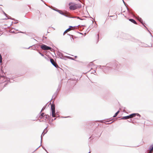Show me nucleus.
<instances>
[{"label":"nucleus","mask_w":153,"mask_h":153,"mask_svg":"<svg viewBox=\"0 0 153 153\" xmlns=\"http://www.w3.org/2000/svg\"><path fill=\"white\" fill-rule=\"evenodd\" d=\"M53 7V8H51V9L52 10H55L56 11V10H59L55 7Z\"/></svg>","instance_id":"2f4dec72"},{"label":"nucleus","mask_w":153,"mask_h":153,"mask_svg":"<svg viewBox=\"0 0 153 153\" xmlns=\"http://www.w3.org/2000/svg\"><path fill=\"white\" fill-rule=\"evenodd\" d=\"M34 40H35L36 41H37L36 39H33Z\"/></svg>","instance_id":"e2e57ef3"},{"label":"nucleus","mask_w":153,"mask_h":153,"mask_svg":"<svg viewBox=\"0 0 153 153\" xmlns=\"http://www.w3.org/2000/svg\"><path fill=\"white\" fill-rule=\"evenodd\" d=\"M43 39H46L47 38V37L45 36H43Z\"/></svg>","instance_id":"3c124183"},{"label":"nucleus","mask_w":153,"mask_h":153,"mask_svg":"<svg viewBox=\"0 0 153 153\" xmlns=\"http://www.w3.org/2000/svg\"><path fill=\"white\" fill-rule=\"evenodd\" d=\"M36 51H37L39 53L40 55H41L42 56H44V55L43 53H42L41 52H40L39 50H36Z\"/></svg>","instance_id":"7c9ffc66"},{"label":"nucleus","mask_w":153,"mask_h":153,"mask_svg":"<svg viewBox=\"0 0 153 153\" xmlns=\"http://www.w3.org/2000/svg\"><path fill=\"white\" fill-rule=\"evenodd\" d=\"M101 133H100V134H97V135L98 136H96V137H99L100 136V135H101Z\"/></svg>","instance_id":"37998d69"},{"label":"nucleus","mask_w":153,"mask_h":153,"mask_svg":"<svg viewBox=\"0 0 153 153\" xmlns=\"http://www.w3.org/2000/svg\"><path fill=\"white\" fill-rule=\"evenodd\" d=\"M66 57H67V58H68L69 59H72V60H75V59L74 58H73V57L69 56H66Z\"/></svg>","instance_id":"c756f323"},{"label":"nucleus","mask_w":153,"mask_h":153,"mask_svg":"<svg viewBox=\"0 0 153 153\" xmlns=\"http://www.w3.org/2000/svg\"><path fill=\"white\" fill-rule=\"evenodd\" d=\"M109 16L110 17H113V16Z\"/></svg>","instance_id":"13d9d810"},{"label":"nucleus","mask_w":153,"mask_h":153,"mask_svg":"<svg viewBox=\"0 0 153 153\" xmlns=\"http://www.w3.org/2000/svg\"><path fill=\"white\" fill-rule=\"evenodd\" d=\"M14 80H13V81H14ZM13 81H10V78H9V80H8V81L7 82L5 83L4 84V87H5L6 85H7V84H8V83L9 82H13Z\"/></svg>","instance_id":"5701e85b"},{"label":"nucleus","mask_w":153,"mask_h":153,"mask_svg":"<svg viewBox=\"0 0 153 153\" xmlns=\"http://www.w3.org/2000/svg\"><path fill=\"white\" fill-rule=\"evenodd\" d=\"M17 21H15V22H12V24H13H13H16L18 23L19 22V21L16 20Z\"/></svg>","instance_id":"473e14b6"},{"label":"nucleus","mask_w":153,"mask_h":153,"mask_svg":"<svg viewBox=\"0 0 153 153\" xmlns=\"http://www.w3.org/2000/svg\"><path fill=\"white\" fill-rule=\"evenodd\" d=\"M77 57V56H75V59H76V58Z\"/></svg>","instance_id":"bf43d9fd"},{"label":"nucleus","mask_w":153,"mask_h":153,"mask_svg":"<svg viewBox=\"0 0 153 153\" xmlns=\"http://www.w3.org/2000/svg\"><path fill=\"white\" fill-rule=\"evenodd\" d=\"M47 127H46L44 130L41 136V144L40 146H39L34 151L35 152L36 150L41 145V143H42V136H44V135L46 134L47 132H48V130L47 129Z\"/></svg>","instance_id":"f8f14e48"},{"label":"nucleus","mask_w":153,"mask_h":153,"mask_svg":"<svg viewBox=\"0 0 153 153\" xmlns=\"http://www.w3.org/2000/svg\"><path fill=\"white\" fill-rule=\"evenodd\" d=\"M60 90V89H59V88H57L56 91L53 96L51 100L53 99L54 100H55L57 96L59 94V91Z\"/></svg>","instance_id":"9b49d317"},{"label":"nucleus","mask_w":153,"mask_h":153,"mask_svg":"<svg viewBox=\"0 0 153 153\" xmlns=\"http://www.w3.org/2000/svg\"><path fill=\"white\" fill-rule=\"evenodd\" d=\"M8 17H7V18H5L4 19H5V20H7V19H11V20H14V21H17L16 19H15L13 18H12L11 17H10V16H8Z\"/></svg>","instance_id":"4be33fe9"},{"label":"nucleus","mask_w":153,"mask_h":153,"mask_svg":"<svg viewBox=\"0 0 153 153\" xmlns=\"http://www.w3.org/2000/svg\"><path fill=\"white\" fill-rule=\"evenodd\" d=\"M129 118H131V117L130 116V115H128V116L123 117L120 119H121V120H126L127 119H129Z\"/></svg>","instance_id":"a211bd4d"},{"label":"nucleus","mask_w":153,"mask_h":153,"mask_svg":"<svg viewBox=\"0 0 153 153\" xmlns=\"http://www.w3.org/2000/svg\"><path fill=\"white\" fill-rule=\"evenodd\" d=\"M105 67V66L98 65L97 66V68H100L101 69H103V68Z\"/></svg>","instance_id":"a878e982"},{"label":"nucleus","mask_w":153,"mask_h":153,"mask_svg":"<svg viewBox=\"0 0 153 153\" xmlns=\"http://www.w3.org/2000/svg\"><path fill=\"white\" fill-rule=\"evenodd\" d=\"M44 56V57L47 60H48V58H47V57H46V56Z\"/></svg>","instance_id":"de8ad7c7"},{"label":"nucleus","mask_w":153,"mask_h":153,"mask_svg":"<svg viewBox=\"0 0 153 153\" xmlns=\"http://www.w3.org/2000/svg\"><path fill=\"white\" fill-rule=\"evenodd\" d=\"M38 120H39V121L40 122H45V120H44V119L43 120H40V119H38Z\"/></svg>","instance_id":"79ce46f5"},{"label":"nucleus","mask_w":153,"mask_h":153,"mask_svg":"<svg viewBox=\"0 0 153 153\" xmlns=\"http://www.w3.org/2000/svg\"><path fill=\"white\" fill-rule=\"evenodd\" d=\"M56 12H58L59 13L61 14L62 15H63L64 16H65L67 17H68V18H77V19H78L80 20H84L85 19H84L81 18L79 17V16H71L70 15L65 14H64L62 12V11L61 10H56Z\"/></svg>","instance_id":"7ed1b4c3"},{"label":"nucleus","mask_w":153,"mask_h":153,"mask_svg":"<svg viewBox=\"0 0 153 153\" xmlns=\"http://www.w3.org/2000/svg\"><path fill=\"white\" fill-rule=\"evenodd\" d=\"M110 67L108 65L107 66H105V67H104V68L102 70L105 73H107L109 71L112 72Z\"/></svg>","instance_id":"1a4fd4ad"},{"label":"nucleus","mask_w":153,"mask_h":153,"mask_svg":"<svg viewBox=\"0 0 153 153\" xmlns=\"http://www.w3.org/2000/svg\"><path fill=\"white\" fill-rule=\"evenodd\" d=\"M19 33L25 34L26 35L29 36L30 37H34L35 36L34 34L32 33H27L26 32H22L21 31H20L19 32Z\"/></svg>","instance_id":"ddd939ff"},{"label":"nucleus","mask_w":153,"mask_h":153,"mask_svg":"<svg viewBox=\"0 0 153 153\" xmlns=\"http://www.w3.org/2000/svg\"><path fill=\"white\" fill-rule=\"evenodd\" d=\"M55 115L56 117H59V115L58 114V112H55Z\"/></svg>","instance_id":"72a5a7b5"},{"label":"nucleus","mask_w":153,"mask_h":153,"mask_svg":"<svg viewBox=\"0 0 153 153\" xmlns=\"http://www.w3.org/2000/svg\"><path fill=\"white\" fill-rule=\"evenodd\" d=\"M48 103H47L44 106H43V107L42 108V109L41 111L40 112H41V113H42V112L43 111L44 109H45L46 108V107L47 106V104Z\"/></svg>","instance_id":"c85d7f7f"},{"label":"nucleus","mask_w":153,"mask_h":153,"mask_svg":"<svg viewBox=\"0 0 153 153\" xmlns=\"http://www.w3.org/2000/svg\"><path fill=\"white\" fill-rule=\"evenodd\" d=\"M41 0L45 4V1H43V0Z\"/></svg>","instance_id":"4d7b16f0"},{"label":"nucleus","mask_w":153,"mask_h":153,"mask_svg":"<svg viewBox=\"0 0 153 153\" xmlns=\"http://www.w3.org/2000/svg\"><path fill=\"white\" fill-rule=\"evenodd\" d=\"M36 48H32V49H33V50H35L36 51V50H37V49H36Z\"/></svg>","instance_id":"5fc2aeb1"},{"label":"nucleus","mask_w":153,"mask_h":153,"mask_svg":"<svg viewBox=\"0 0 153 153\" xmlns=\"http://www.w3.org/2000/svg\"><path fill=\"white\" fill-rule=\"evenodd\" d=\"M129 20L131 22L135 24H137V22L136 21L133 19H129Z\"/></svg>","instance_id":"412c9836"},{"label":"nucleus","mask_w":153,"mask_h":153,"mask_svg":"<svg viewBox=\"0 0 153 153\" xmlns=\"http://www.w3.org/2000/svg\"><path fill=\"white\" fill-rule=\"evenodd\" d=\"M34 40H35L36 41H37L36 39H33Z\"/></svg>","instance_id":"0e129e2a"},{"label":"nucleus","mask_w":153,"mask_h":153,"mask_svg":"<svg viewBox=\"0 0 153 153\" xmlns=\"http://www.w3.org/2000/svg\"><path fill=\"white\" fill-rule=\"evenodd\" d=\"M57 55L58 56V58L65 59V60H66V56H64L63 54L59 51H58L57 52Z\"/></svg>","instance_id":"39448f33"},{"label":"nucleus","mask_w":153,"mask_h":153,"mask_svg":"<svg viewBox=\"0 0 153 153\" xmlns=\"http://www.w3.org/2000/svg\"><path fill=\"white\" fill-rule=\"evenodd\" d=\"M51 112H55V108L54 105L52 104L51 105Z\"/></svg>","instance_id":"2eb2a0df"},{"label":"nucleus","mask_w":153,"mask_h":153,"mask_svg":"<svg viewBox=\"0 0 153 153\" xmlns=\"http://www.w3.org/2000/svg\"><path fill=\"white\" fill-rule=\"evenodd\" d=\"M153 149V144L151 145L149 149V150L152 151Z\"/></svg>","instance_id":"cd10ccee"},{"label":"nucleus","mask_w":153,"mask_h":153,"mask_svg":"<svg viewBox=\"0 0 153 153\" xmlns=\"http://www.w3.org/2000/svg\"><path fill=\"white\" fill-rule=\"evenodd\" d=\"M93 63L92 62H91L90 63V65H93Z\"/></svg>","instance_id":"864d4df0"},{"label":"nucleus","mask_w":153,"mask_h":153,"mask_svg":"<svg viewBox=\"0 0 153 153\" xmlns=\"http://www.w3.org/2000/svg\"><path fill=\"white\" fill-rule=\"evenodd\" d=\"M73 27V26H69V28H68V29H67V30H69L71 28H72V27Z\"/></svg>","instance_id":"ea45409f"},{"label":"nucleus","mask_w":153,"mask_h":153,"mask_svg":"<svg viewBox=\"0 0 153 153\" xmlns=\"http://www.w3.org/2000/svg\"><path fill=\"white\" fill-rule=\"evenodd\" d=\"M62 117V118H67V117Z\"/></svg>","instance_id":"6e6d98bb"},{"label":"nucleus","mask_w":153,"mask_h":153,"mask_svg":"<svg viewBox=\"0 0 153 153\" xmlns=\"http://www.w3.org/2000/svg\"><path fill=\"white\" fill-rule=\"evenodd\" d=\"M68 30H66L64 32L63 35H64L65 34V33H66V32H67V31Z\"/></svg>","instance_id":"09e8293b"},{"label":"nucleus","mask_w":153,"mask_h":153,"mask_svg":"<svg viewBox=\"0 0 153 153\" xmlns=\"http://www.w3.org/2000/svg\"><path fill=\"white\" fill-rule=\"evenodd\" d=\"M46 152L47 153H49L47 151V150H46H46H45Z\"/></svg>","instance_id":"052dcab7"},{"label":"nucleus","mask_w":153,"mask_h":153,"mask_svg":"<svg viewBox=\"0 0 153 153\" xmlns=\"http://www.w3.org/2000/svg\"><path fill=\"white\" fill-rule=\"evenodd\" d=\"M128 39L131 41L135 42L137 43L138 44L139 43V42H140V40L139 39H137L134 37L131 36H129V38Z\"/></svg>","instance_id":"6e6552de"},{"label":"nucleus","mask_w":153,"mask_h":153,"mask_svg":"<svg viewBox=\"0 0 153 153\" xmlns=\"http://www.w3.org/2000/svg\"><path fill=\"white\" fill-rule=\"evenodd\" d=\"M130 116L131 117V118L134 117H135L136 116H137L138 117H140L141 116V115L138 113H132L130 114Z\"/></svg>","instance_id":"4468645a"},{"label":"nucleus","mask_w":153,"mask_h":153,"mask_svg":"<svg viewBox=\"0 0 153 153\" xmlns=\"http://www.w3.org/2000/svg\"><path fill=\"white\" fill-rule=\"evenodd\" d=\"M2 62V58L0 54V63H1Z\"/></svg>","instance_id":"f704fd0d"},{"label":"nucleus","mask_w":153,"mask_h":153,"mask_svg":"<svg viewBox=\"0 0 153 153\" xmlns=\"http://www.w3.org/2000/svg\"><path fill=\"white\" fill-rule=\"evenodd\" d=\"M43 119L45 120V122H46V120H49V121H50V120L51 119V118L50 117V115H49L48 114H44L43 115Z\"/></svg>","instance_id":"9d476101"},{"label":"nucleus","mask_w":153,"mask_h":153,"mask_svg":"<svg viewBox=\"0 0 153 153\" xmlns=\"http://www.w3.org/2000/svg\"><path fill=\"white\" fill-rule=\"evenodd\" d=\"M68 35H69L70 36H71L72 37V39H74V38H73V37H74V38H76V37L75 36H73L72 35H70V34H68Z\"/></svg>","instance_id":"58836bf2"},{"label":"nucleus","mask_w":153,"mask_h":153,"mask_svg":"<svg viewBox=\"0 0 153 153\" xmlns=\"http://www.w3.org/2000/svg\"><path fill=\"white\" fill-rule=\"evenodd\" d=\"M42 148H43V149L45 150H46V149H45V147L44 146H42Z\"/></svg>","instance_id":"603ef678"},{"label":"nucleus","mask_w":153,"mask_h":153,"mask_svg":"<svg viewBox=\"0 0 153 153\" xmlns=\"http://www.w3.org/2000/svg\"><path fill=\"white\" fill-rule=\"evenodd\" d=\"M120 110H118V111H117L115 114H114V115L113 116V117H116L117 116V115L119 113V112H120Z\"/></svg>","instance_id":"bb28decb"},{"label":"nucleus","mask_w":153,"mask_h":153,"mask_svg":"<svg viewBox=\"0 0 153 153\" xmlns=\"http://www.w3.org/2000/svg\"><path fill=\"white\" fill-rule=\"evenodd\" d=\"M138 20L139 21V22H140L144 26V27H145L146 28V29H147V28L144 25L145 23L143 22V20L141 18H139Z\"/></svg>","instance_id":"6ab92c4d"},{"label":"nucleus","mask_w":153,"mask_h":153,"mask_svg":"<svg viewBox=\"0 0 153 153\" xmlns=\"http://www.w3.org/2000/svg\"><path fill=\"white\" fill-rule=\"evenodd\" d=\"M3 13L4 14L5 16L7 17V16H8V15L6 14L3 11Z\"/></svg>","instance_id":"a19ab883"},{"label":"nucleus","mask_w":153,"mask_h":153,"mask_svg":"<svg viewBox=\"0 0 153 153\" xmlns=\"http://www.w3.org/2000/svg\"><path fill=\"white\" fill-rule=\"evenodd\" d=\"M44 114H45L44 113H41V112H40L38 115H39V119L41 120L43 119V115Z\"/></svg>","instance_id":"f3484780"},{"label":"nucleus","mask_w":153,"mask_h":153,"mask_svg":"<svg viewBox=\"0 0 153 153\" xmlns=\"http://www.w3.org/2000/svg\"><path fill=\"white\" fill-rule=\"evenodd\" d=\"M5 77H6V76H4V75L2 76H1L0 77V79H1L2 78H4V79Z\"/></svg>","instance_id":"4c0bfd02"},{"label":"nucleus","mask_w":153,"mask_h":153,"mask_svg":"<svg viewBox=\"0 0 153 153\" xmlns=\"http://www.w3.org/2000/svg\"><path fill=\"white\" fill-rule=\"evenodd\" d=\"M123 1V2L124 4L126 6V7L127 8V4H126V3L123 0H122Z\"/></svg>","instance_id":"e433bc0d"},{"label":"nucleus","mask_w":153,"mask_h":153,"mask_svg":"<svg viewBox=\"0 0 153 153\" xmlns=\"http://www.w3.org/2000/svg\"><path fill=\"white\" fill-rule=\"evenodd\" d=\"M56 117L54 118V119H52V120H51V121L53 122V121L56 120Z\"/></svg>","instance_id":"49530a36"},{"label":"nucleus","mask_w":153,"mask_h":153,"mask_svg":"<svg viewBox=\"0 0 153 153\" xmlns=\"http://www.w3.org/2000/svg\"><path fill=\"white\" fill-rule=\"evenodd\" d=\"M51 113H50V115H51L52 116V117H56V115H55V112H51Z\"/></svg>","instance_id":"b1692460"},{"label":"nucleus","mask_w":153,"mask_h":153,"mask_svg":"<svg viewBox=\"0 0 153 153\" xmlns=\"http://www.w3.org/2000/svg\"><path fill=\"white\" fill-rule=\"evenodd\" d=\"M41 48L44 50H50L51 51H53V49L51 47L48 46L46 45L42 44V45L40 46Z\"/></svg>","instance_id":"20e7f679"},{"label":"nucleus","mask_w":153,"mask_h":153,"mask_svg":"<svg viewBox=\"0 0 153 153\" xmlns=\"http://www.w3.org/2000/svg\"><path fill=\"white\" fill-rule=\"evenodd\" d=\"M60 83H59V85H58V88H59V89H60V88H61V86H60Z\"/></svg>","instance_id":"c03bdc74"},{"label":"nucleus","mask_w":153,"mask_h":153,"mask_svg":"<svg viewBox=\"0 0 153 153\" xmlns=\"http://www.w3.org/2000/svg\"><path fill=\"white\" fill-rule=\"evenodd\" d=\"M138 45L140 46L143 47H152V45H151V46H150L145 43L141 42L140 41V42H139L138 43Z\"/></svg>","instance_id":"423d86ee"},{"label":"nucleus","mask_w":153,"mask_h":153,"mask_svg":"<svg viewBox=\"0 0 153 153\" xmlns=\"http://www.w3.org/2000/svg\"><path fill=\"white\" fill-rule=\"evenodd\" d=\"M80 26V25H79L78 26H76V27H78V26Z\"/></svg>","instance_id":"69168bd1"},{"label":"nucleus","mask_w":153,"mask_h":153,"mask_svg":"<svg viewBox=\"0 0 153 153\" xmlns=\"http://www.w3.org/2000/svg\"><path fill=\"white\" fill-rule=\"evenodd\" d=\"M40 46V45H37L36 46H35V45H33L31 46H30L29 47H28V48H25L26 49H29L31 47H34L35 48H38Z\"/></svg>","instance_id":"393cba45"},{"label":"nucleus","mask_w":153,"mask_h":153,"mask_svg":"<svg viewBox=\"0 0 153 153\" xmlns=\"http://www.w3.org/2000/svg\"><path fill=\"white\" fill-rule=\"evenodd\" d=\"M69 6V8L71 10H75L77 8L81 7L82 5L80 4H76L74 3L71 2L68 4Z\"/></svg>","instance_id":"f03ea898"},{"label":"nucleus","mask_w":153,"mask_h":153,"mask_svg":"<svg viewBox=\"0 0 153 153\" xmlns=\"http://www.w3.org/2000/svg\"><path fill=\"white\" fill-rule=\"evenodd\" d=\"M106 65L109 66L112 72L114 70H118L119 68V65L117 61H114L106 64Z\"/></svg>","instance_id":"f257e3e1"},{"label":"nucleus","mask_w":153,"mask_h":153,"mask_svg":"<svg viewBox=\"0 0 153 153\" xmlns=\"http://www.w3.org/2000/svg\"><path fill=\"white\" fill-rule=\"evenodd\" d=\"M147 29V30L150 33V35H151V36H152V37H153V36H152V33H151L150 32V31H149V30L148 29Z\"/></svg>","instance_id":"a18cd8bd"},{"label":"nucleus","mask_w":153,"mask_h":153,"mask_svg":"<svg viewBox=\"0 0 153 153\" xmlns=\"http://www.w3.org/2000/svg\"><path fill=\"white\" fill-rule=\"evenodd\" d=\"M127 11L128 12L130 13L132 15H134V11L132 9H129L127 7L126 8Z\"/></svg>","instance_id":"dca6fc26"},{"label":"nucleus","mask_w":153,"mask_h":153,"mask_svg":"<svg viewBox=\"0 0 153 153\" xmlns=\"http://www.w3.org/2000/svg\"><path fill=\"white\" fill-rule=\"evenodd\" d=\"M48 58L50 59V60L51 63L56 68H59L57 64L54 61V60L51 57H48Z\"/></svg>","instance_id":"0eeeda50"},{"label":"nucleus","mask_w":153,"mask_h":153,"mask_svg":"<svg viewBox=\"0 0 153 153\" xmlns=\"http://www.w3.org/2000/svg\"><path fill=\"white\" fill-rule=\"evenodd\" d=\"M99 35L98 34L97 35V42H98L99 41Z\"/></svg>","instance_id":"c9c22d12"},{"label":"nucleus","mask_w":153,"mask_h":153,"mask_svg":"<svg viewBox=\"0 0 153 153\" xmlns=\"http://www.w3.org/2000/svg\"><path fill=\"white\" fill-rule=\"evenodd\" d=\"M113 118H110V119H110V120H107V121L105 122H104V123H105V124H111V123H112L114 122V121H112L110 123H106V122H108L110 121H111V120H113Z\"/></svg>","instance_id":"aec40b11"},{"label":"nucleus","mask_w":153,"mask_h":153,"mask_svg":"<svg viewBox=\"0 0 153 153\" xmlns=\"http://www.w3.org/2000/svg\"><path fill=\"white\" fill-rule=\"evenodd\" d=\"M148 153H152V152H149Z\"/></svg>","instance_id":"680f3d73"},{"label":"nucleus","mask_w":153,"mask_h":153,"mask_svg":"<svg viewBox=\"0 0 153 153\" xmlns=\"http://www.w3.org/2000/svg\"><path fill=\"white\" fill-rule=\"evenodd\" d=\"M79 33L80 34H82V33Z\"/></svg>","instance_id":"774afa93"},{"label":"nucleus","mask_w":153,"mask_h":153,"mask_svg":"<svg viewBox=\"0 0 153 153\" xmlns=\"http://www.w3.org/2000/svg\"><path fill=\"white\" fill-rule=\"evenodd\" d=\"M52 28H53V29L54 30L55 29L54 28H53V27H52Z\"/></svg>","instance_id":"338daca9"},{"label":"nucleus","mask_w":153,"mask_h":153,"mask_svg":"<svg viewBox=\"0 0 153 153\" xmlns=\"http://www.w3.org/2000/svg\"><path fill=\"white\" fill-rule=\"evenodd\" d=\"M131 121H132V120L131 119H129V120H127V121H128V122H131Z\"/></svg>","instance_id":"8fccbe9b"}]
</instances>
